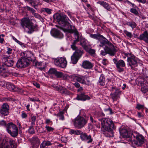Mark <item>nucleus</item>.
I'll return each mask as SVG.
<instances>
[{"mask_svg":"<svg viewBox=\"0 0 148 148\" xmlns=\"http://www.w3.org/2000/svg\"><path fill=\"white\" fill-rule=\"evenodd\" d=\"M56 16V18L59 23H61L65 26H69L68 28L66 29V32L71 34L74 33L75 35L77 36V39L74 41L72 44L71 45V46H75L76 43L79 41V34L77 29L74 26H73V25H71L70 23L71 21L66 15L58 14Z\"/></svg>","mask_w":148,"mask_h":148,"instance_id":"f257e3e1","label":"nucleus"},{"mask_svg":"<svg viewBox=\"0 0 148 148\" xmlns=\"http://www.w3.org/2000/svg\"><path fill=\"white\" fill-rule=\"evenodd\" d=\"M21 24L22 27L28 34H31L34 31V29L37 27L36 25H34L28 18H24L21 20Z\"/></svg>","mask_w":148,"mask_h":148,"instance_id":"f03ea898","label":"nucleus"},{"mask_svg":"<svg viewBox=\"0 0 148 148\" xmlns=\"http://www.w3.org/2000/svg\"><path fill=\"white\" fill-rule=\"evenodd\" d=\"M101 130L103 131H107L112 132L116 129L113 121L109 119H103L101 121Z\"/></svg>","mask_w":148,"mask_h":148,"instance_id":"7ed1b4c3","label":"nucleus"},{"mask_svg":"<svg viewBox=\"0 0 148 148\" xmlns=\"http://www.w3.org/2000/svg\"><path fill=\"white\" fill-rule=\"evenodd\" d=\"M124 54L127 58V65L130 66L132 69L136 70L135 68L138 66L137 59L136 57L130 53H124Z\"/></svg>","mask_w":148,"mask_h":148,"instance_id":"20e7f679","label":"nucleus"},{"mask_svg":"<svg viewBox=\"0 0 148 148\" xmlns=\"http://www.w3.org/2000/svg\"><path fill=\"white\" fill-rule=\"evenodd\" d=\"M87 122V120L84 117L78 116L74 120L73 124L75 127L81 129L86 124Z\"/></svg>","mask_w":148,"mask_h":148,"instance_id":"39448f33","label":"nucleus"},{"mask_svg":"<svg viewBox=\"0 0 148 148\" xmlns=\"http://www.w3.org/2000/svg\"><path fill=\"white\" fill-rule=\"evenodd\" d=\"M137 81L139 86H141V90L144 93H146L148 90V86L147 80L141 78H138Z\"/></svg>","mask_w":148,"mask_h":148,"instance_id":"423d86ee","label":"nucleus"},{"mask_svg":"<svg viewBox=\"0 0 148 148\" xmlns=\"http://www.w3.org/2000/svg\"><path fill=\"white\" fill-rule=\"evenodd\" d=\"M55 64L58 67L64 68L66 67L67 62L65 58H58L54 60Z\"/></svg>","mask_w":148,"mask_h":148,"instance_id":"0eeeda50","label":"nucleus"},{"mask_svg":"<svg viewBox=\"0 0 148 148\" xmlns=\"http://www.w3.org/2000/svg\"><path fill=\"white\" fill-rule=\"evenodd\" d=\"M29 64V60L24 57H21L19 59L16 64L18 68L25 67Z\"/></svg>","mask_w":148,"mask_h":148,"instance_id":"6e6552de","label":"nucleus"},{"mask_svg":"<svg viewBox=\"0 0 148 148\" xmlns=\"http://www.w3.org/2000/svg\"><path fill=\"white\" fill-rule=\"evenodd\" d=\"M133 137L135 138V144L138 146H141L143 144L144 140L145 137L142 135L138 134L136 136L133 135Z\"/></svg>","mask_w":148,"mask_h":148,"instance_id":"1a4fd4ad","label":"nucleus"},{"mask_svg":"<svg viewBox=\"0 0 148 148\" xmlns=\"http://www.w3.org/2000/svg\"><path fill=\"white\" fill-rule=\"evenodd\" d=\"M9 106L6 103H3L0 109V113L4 116H7L9 114Z\"/></svg>","mask_w":148,"mask_h":148,"instance_id":"9d476101","label":"nucleus"},{"mask_svg":"<svg viewBox=\"0 0 148 148\" xmlns=\"http://www.w3.org/2000/svg\"><path fill=\"white\" fill-rule=\"evenodd\" d=\"M81 140L86 142L87 143H92L93 141V138L90 135H88L86 133H82L80 136Z\"/></svg>","mask_w":148,"mask_h":148,"instance_id":"9b49d317","label":"nucleus"},{"mask_svg":"<svg viewBox=\"0 0 148 148\" xmlns=\"http://www.w3.org/2000/svg\"><path fill=\"white\" fill-rule=\"evenodd\" d=\"M9 142L11 146V148H16V143L14 140L11 138H9ZM6 143L5 141H3L2 142L1 144L2 148H10L8 146L5 144Z\"/></svg>","mask_w":148,"mask_h":148,"instance_id":"f8f14e48","label":"nucleus"},{"mask_svg":"<svg viewBox=\"0 0 148 148\" xmlns=\"http://www.w3.org/2000/svg\"><path fill=\"white\" fill-rule=\"evenodd\" d=\"M10 74L9 72L7 67L4 66L3 64L0 66V76L4 77H7Z\"/></svg>","mask_w":148,"mask_h":148,"instance_id":"ddd939ff","label":"nucleus"},{"mask_svg":"<svg viewBox=\"0 0 148 148\" xmlns=\"http://www.w3.org/2000/svg\"><path fill=\"white\" fill-rule=\"evenodd\" d=\"M104 50L107 54L111 56H114L116 52L117 49L116 47H105Z\"/></svg>","mask_w":148,"mask_h":148,"instance_id":"4468645a","label":"nucleus"},{"mask_svg":"<svg viewBox=\"0 0 148 148\" xmlns=\"http://www.w3.org/2000/svg\"><path fill=\"white\" fill-rule=\"evenodd\" d=\"M51 35L54 37L62 38L63 37V35L59 30L56 29H53L50 32Z\"/></svg>","mask_w":148,"mask_h":148,"instance_id":"2eb2a0df","label":"nucleus"},{"mask_svg":"<svg viewBox=\"0 0 148 148\" xmlns=\"http://www.w3.org/2000/svg\"><path fill=\"white\" fill-rule=\"evenodd\" d=\"M125 64L124 61L121 60H119L118 61L116 64V67L117 71L119 72H121L124 71V69L122 67H125Z\"/></svg>","mask_w":148,"mask_h":148,"instance_id":"dca6fc26","label":"nucleus"},{"mask_svg":"<svg viewBox=\"0 0 148 148\" xmlns=\"http://www.w3.org/2000/svg\"><path fill=\"white\" fill-rule=\"evenodd\" d=\"M119 132L121 136L124 138H130L131 134L128 133L127 130L124 127H122L119 129Z\"/></svg>","mask_w":148,"mask_h":148,"instance_id":"f3484780","label":"nucleus"},{"mask_svg":"<svg viewBox=\"0 0 148 148\" xmlns=\"http://www.w3.org/2000/svg\"><path fill=\"white\" fill-rule=\"evenodd\" d=\"M24 58L28 60L30 63V61H34L35 59L34 55L30 51H28L25 53H23Z\"/></svg>","mask_w":148,"mask_h":148,"instance_id":"a211bd4d","label":"nucleus"},{"mask_svg":"<svg viewBox=\"0 0 148 148\" xmlns=\"http://www.w3.org/2000/svg\"><path fill=\"white\" fill-rule=\"evenodd\" d=\"M90 98L88 95H85L84 93H81L79 95H77L75 99L78 100L85 101L90 99Z\"/></svg>","mask_w":148,"mask_h":148,"instance_id":"6ab92c4d","label":"nucleus"},{"mask_svg":"<svg viewBox=\"0 0 148 148\" xmlns=\"http://www.w3.org/2000/svg\"><path fill=\"white\" fill-rule=\"evenodd\" d=\"M101 44V46H112V45L106 38L104 37L103 36V37H101L99 40Z\"/></svg>","mask_w":148,"mask_h":148,"instance_id":"aec40b11","label":"nucleus"},{"mask_svg":"<svg viewBox=\"0 0 148 148\" xmlns=\"http://www.w3.org/2000/svg\"><path fill=\"white\" fill-rule=\"evenodd\" d=\"M71 48L73 50H75V51L73 53L74 55L79 57V58L82 56L83 52L81 48L79 47H71Z\"/></svg>","mask_w":148,"mask_h":148,"instance_id":"412c9836","label":"nucleus"},{"mask_svg":"<svg viewBox=\"0 0 148 148\" xmlns=\"http://www.w3.org/2000/svg\"><path fill=\"white\" fill-rule=\"evenodd\" d=\"M79 82L82 84L87 85L90 84V80L87 79L86 76H82L79 75Z\"/></svg>","mask_w":148,"mask_h":148,"instance_id":"4be33fe9","label":"nucleus"},{"mask_svg":"<svg viewBox=\"0 0 148 148\" xmlns=\"http://www.w3.org/2000/svg\"><path fill=\"white\" fill-rule=\"evenodd\" d=\"M100 5H102L105 9L108 11H111L112 8L107 3L103 1H99L97 3Z\"/></svg>","mask_w":148,"mask_h":148,"instance_id":"5701e85b","label":"nucleus"},{"mask_svg":"<svg viewBox=\"0 0 148 148\" xmlns=\"http://www.w3.org/2000/svg\"><path fill=\"white\" fill-rule=\"evenodd\" d=\"M121 91L118 89H116V90L113 93L111 94L112 98L113 101L116 100L117 98L119 97V96L121 94Z\"/></svg>","mask_w":148,"mask_h":148,"instance_id":"b1692460","label":"nucleus"},{"mask_svg":"<svg viewBox=\"0 0 148 148\" xmlns=\"http://www.w3.org/2000/svg\"><path fill=\"white\" fill-rule=\"evenodd\" d=\"M139 38L140 40H143L148 43V33L147 31H145L143 34L140 36Z\"/></svg>","mask_w":148,"mask_h":148,"instance_id":"393cba45","label":"nucleus"},{"mask_svg":"<svg viewBox=\"0 0 148 148\" xmlns=\"http://www.w3.org/2000/svg\"><path fill=\"white\" fill-rule=\"evenodd\" d=\"M82 67L85 69H90L93 67L92 64L87 60H85L82 63Z\"/></svg>","mask_w":148,"mask_h":148,"instance_id":"a878e982","label":"nucleus"},{"mask_svg":"<svg viewBox=\"0 0 148 148\" xmlns=\"http://www.w3.org/2000/svg\"><path fill=\"white\" fill-rule=\"evenodd\" d=\"M9 134L12 137H16L18 134V130L17 127L16 126L14 128L10 130L9 132Z\"/></svg>","mask_w":148,"mask_h":148,"instance_id":"bb28decb","label":"nucleus"},{"mask_svg":"<svg viewBox=\"0 0 148 148\" xmlns=\"http://www.w3.org/2000/svg\"><path fill=\"white\" fill-rule=\"evenodd\" d=\"M32 144L33 146H38L40 143V140L37 136L34 137L31 139Z\"/></svg>","mask_w":148,"mask_h":148,"instance_id":"cd10ccee","label":"nucleus"},{"mask_svg":"<svg viewBox=\"0 0 148 148\" xmlns=\"http://www.w3.org/2000/svg\"><path fill=\"white\" fill-rule=\"evenodd\" d=\"M7 86L9 88L8 89L11 90H14L15 91H16L18 92H22V90L20 88L18 87H15L14 85L11 84H6Z\"/></svg>","mask_w":148,"mask_h":148,"instance_id":"c85d7f7f","label":"nucleus"},{"mask_svg":"<svg viewBox=\"0 0 148 148\" xmlns=\"http://www.w3.org/2000/svg\"><path fill=\"white\" fill-rule=\"evenodd\" d=\"M14 64V62L13 60H10V59L5 61V62L3 63L2 64H3L4 66L8 67H11L13 66Z\"/></svg>","mask_w":148,"mask_h":148,"instance_id":"c756f323","label":"nucleus"},{"mask_svg":"<svg viewBox=\"0 0 148 148\" xmlns=\"http://www.w3.org/2000/svg\"><path fill=\"white\" fill-rule=\"evenodd\" d=\"M52 144L51 142L49 141H43L40 145V148H45L47 146H49Z\"/></svg>","mask_w":148,"mask_h":148,"instance_id":"7c9ffc66","label":"nucleus"},{"mask_svg":"<svg viewBox=\"0 0 148 148\" xmlns=\"http://www.w3.org/2000/svg\"><path fill=\"white\" fill-rule=\"evenodd\" d=\"M16 126L12 123H8L6 126V130L8 132H9L10 130L14 128Z\"/></svg>","mask_w":148,"mask_h":148,"instance_id":"2f4dec72","label":"nucleus"},{"mask_svg":"<svg viewBox=\"0 0 148 148\" xmlns=\"http://www.w3.org/2000/svg\"><path fill=\"white\" fill-rule=\"evenodd\" d=\"M84 49L85 51L91 55H93L95 52V50L92 49L90 47H84Z\"/></svg>","mask_w":148,"mask_h":148,"instance_id":"473e14b6","label":"nucleus"},{"mask_svg":"<svg viewBox=\"0 0 148 148\" xmlns=\"http://www.w3.org/2000/svg\"><path fill=\"white\" fill-rule=\"evenodd\" d=\"M105 78L103 74H101L100 77L98 82V84L103 86L105 84Z\"/></svg>","mask_w":148,"mask_h":148,"instance_id":"72a5a7b5","label":"nucleus"},{"mask_svg":"<svg viewBox=\"0 0 148 148\" xmlns=\"http://www.w3.org/2000/svg\"><path fill=\"white\" fill-rule=\"evenodd\" d=\"M79 58V57L73 54L71 57V62L72 63L74 64H76L77 63Z\"/></svg>","mask_w":148,"mask_h":148,"instance_id":"f704fd0d","label":"nucleus"},{"mask_svg":"<svg viewBox=\"0 0 148 148\" xmlns=\"http://www.w3.org/2000/svg\"><path fill=\"white\" fill-rule=\"evenodd\" d=\"M59 91L62 94L65 95H69L70 94V92L65 88H64L62 86L60 87L59 89Z\"/></svg>","mask_w":148,"mask_h":148,"instance_id":"c9c22d12","label":"nucleus"},{"mask_svg":"<svg viewBox=\"0 0 148 148\" xmlns=\"http://www.w3.org/2000/svg\"><path fill=\"white\" fill-rule=\"evenodd\" d=\"M82 132L80 130H75L73 129H71L70 130L69 133L71 134H75L78 135L82 133Z\"/></svg>","mask_w":148,"mask_h":148,"instance_id":"e433bc0d","label":"nucleus"},{"mask_svg":"<svg viewBox=\"0 0 148 148\" xmlns=\"http://www.w3.org/2000/svg\"><path fill=\"white\" fill-rule=\"evenodd\" d=\"M90 37L91 38L98 40H99L100 39V38L103 37V36L100 34H91L90 35Z\"/></svg>","mask_w":148,"mask_h":148,"instance_id":"4c0bfd02","label":"nucleus"},{"mask_svg":"<svg viewBox=\"0 0 148 148\" xmlns=\"http://www.w3.org/2000/svg\"><path fill=\"white\" fill-rule=\"evenodd\" d=\"M126 24L130 27L132 29L136 28L137 26L136 24L134 21H130L127 22Z\"/></svg>","mask_w":148,"mask_h":148,"instance_id":"58836bf2","label":"nucleus"},{"mask_svg":"<svg viewBox=\"0 0 148 148\" xmlns=\"http://www.w3.org/2000/svg\"><path fill=\"white\" fill-rule=\"evenodd\" d=\"M79 75H71V79L74 82H78L79 81Z\"/></svg>","mask_w":148,"mask_h":148,"instance_id":"ea45409f","label":"nucleus"},{"mask_svg":"<svg viewBox=\"0 0 148 148\" xmlns=\"http://www.w3.org/2000/svg\"><path fill=\"white\" fill-rule=\"evenodd\" d=\"M123 32L125 36H127L128 38H131L132 37L133 35L131 32H128L126 30H124L123 31Z\"/></svg>","mask_w":148,"mask_h":148,"instance_id":"a19ab883","label":"nucleus"},{"mask_svg":"<svg viewBox=\"0 0 148 148\" xmlns=\"http://www.w3.org/2000/svg\"><path fill=\"white\" fill-rule=\"evenodd\" d=\"M52 10L48 8H43L42 9V11L43 12H45L49 14L51 13Z\"/></svg>","mask_w":148,"mask_h":148,"instance_id":"79ce46f5","label":"nucleus"},{"mask_svg":"<svg viewBox=\"0 0 148 148\" xmlns=\"http://www.w3.org/2000/svg\"><path fill=\"white\" fill-rule=\"evenodd\" d=\"M64 112L63 111H60L57 115V116H59L60 118L59 119L62 120L64 119V117L63 116Z\"/></svg>","mask_w":148,"mask_h":148,"instance_id":"37998d69","label":"nucleus"},{"mask_svg":"<svg viewBox=\"0 0 148 148\" xmlns=\"http://www.w3.org/2000/svg\"><path fill=\"white\" fill-rule=\"evenodd\" d=\"M63 74V73L61 72L57 71L55 75L57 78L62 79Z\"/></svg>","mask_w":148,"mask_h":148,"instance_id":"c03bdc74","label":"nucleus"},{"mask_svg":"<svg viewBox=\"0 0 148 148\" xmlns=\"http://www.w3.org/2000/svg\"><path fill=\"white\" fill-rule=\"evenodd\" d=\"M10 56H7L5 55H2V60L4 62H5V61L9 59V58L10 57Z\"/></svg>","mask_w":148,"mask_h":148,"instance_id":"a18cd8bd","label":"nucleus"},{"mask_svg":"<svg viewBox=\"0 0 148 148\" xmlns=\"http://www.w3.org/2000/svg\"><path fill=\"white\" fill-rule=\"evenodd\" d=\"M70 78H71V76L64 73L62 78V79L64 80H69Z\"/></svg>","mask_w":148,"mask_h":148,"instance_id":"49530a36","label":"nucleus"},{"mask_svg":"<svg viewBox=\"0 0 148 148\" xmlns=\"http://www.w3.org/2000/svg\"><path fill=\"white\" fill-rule=\"evenodd\" d=\"M36 120V117L35 116H33L31 118V125L33 126L35 124V121Z\"/></svg>","mask_w":148,"mask_h":148,"instance_id":"de8ad7c7","label":"nucleus"},{"mask_svg":"<svg viewBox=\"0 0 148 148\" xmlns=\"http://www.w3.org/2000/svg\"><path fill=\"white\" fill-rule=\"evenodd\" d=\"M57 71L55 68H51L50 69L49 71V73L51 74H55Z\"/></svg>","mask_w":148,"mask_h":148,"instance_id":"09e8293b","label":"nucleus"},{"mask_svg":"<svg viewBox=\"0 0 148 148\" xmlns=\"http://www.w3.org/2000/svg\"><path fill=\"white\" fill-rule=\"evenodd\" d=\"M33 126H32L30 127L28 130L29 133L30 134H33L34 133V128Z\"/></svg>","mask_w":148,"mask_h":148,"instance_id":"8fccbe9b","label":"nucleus"},{"mask_svg":"<svg viewBox=\"0 0 148 148\" xmlns=\"http://www.w3.org/2000/svg\"><path fill=\"white\" fill-rule=\"evenodd\" d=\"M45 128L48 132H50L51 131H53L54 130V128H53L47 125L45 126Z\"/></svg>","mask_w":148,"mask_h":148,"instance_id":"3c124183","label":"nucleus"},{"mask_svg":"<svg viewBox=\"0 0 148 148\" xmlns=\"http://www.w3.org/2000/svg\"><path fill=\"white\" fill-rule=\"evenodd\" d=\"M21 116L22 119H26L27 117V115L24 111H23L21 113Z\"/></svg>","mask_w":148,"mask_h":148,"instance_id":"603ef678","label":"nucleus"},{"mask_svg":"<svg viewBox=\"0 0 148 148\" xmlns=\"http://www.w3.org/2000/svg\"><path fill=\"white\" fill-rule=\"evenodd\" d=\"M29 101H39V99L34 97L32 98L29 97Z\"/></svg>","mask_w":148,"mask_h":148,"instance_id":"864d4df0","label":"nucleus"},{"mask_svg":"<svg viewBox=\"0 0 148 148\" xmlns=\"http://www.w3.org/2000/svg\"><path fill=\"white\" fill-rule=\"evenodd\" d=\"M26 8L28 10L30 11L32 13V14H33L36 12V11L34 9L29 7L27 6L26 7Z\"/></svg>","mask_w":148,"mask_h":148,"instance_id":"5fc2aeb1","label":"nucleus"},{"mask_svg":"<svg viewBox=\"0 0 148 148\" xmlns=\"http://www.w3.org/2000/svg\"><path fill=\"white\" fill-rule=\"evenodd\" d=\"M144 105H141L140 104H138L136 106V108L138 110H140L142 109H143L144 108Z\"/></svg>","mask_w":148,"mask_h":148,"instance_id":"6e6d98bb","label":"nucleus"},{"mask_svg":"<svg viewBox=\"0 0 148 148\" xmlns=\"http://www.w3.org/2000/svg\"><path fill=\"white\" fill-rule=\"evenodd\" d=\"M130 12L135 15H137L138 14V12L137 11L136 9L134 8L131 9Z\"/></svg>","mask_w":148,"mask_h":148,"instance_id":"4d7b16f0","label":"nucleus"},{"mask_svg":"<svg viewBox=\"0 0 148 148\" xmlns=\"http://www.w3.org/2000/svg\"><path fill=\"white\" fill-rule=\"evenodd\" d=\"M102 63L104 65L106 66L108 64V61L106 59H103L102 61Z\"/></svg>","mask_w":148,"mask_h":148,"instance_id":"13d9d810","label":"nucleus"},{"mask_svg":"<svg viewBox=\"0 0 148 148\" xmlns=\"http://www.w3.org/2000/svg\"><path fill=\"white\" fill-rule=\"evenodd\" d=\"M142 78L143 79H144V80H147V79L148 78V76L146 73H143L142 77H138V78Z\"/></svg>","mask_w":148,"mask_h":148,"instance_id":"bf43d9fd","label":"nucleus"},{"mask_svg":"<svg viewBox=\"0 0 148 148\" xmlns=\"http://www.w3.org/2000/svg\"><path fill=\"white\" fill-rule=\"evenodd\" d=\"M45 123H46L47 124H49L50 123H51L50 125H51L53 124L51 120L49 119H47L45 120Z\"/></svg>","mask_w":148,"mask_h":148,"instance_id":"052dcab7","label":"nucleus"},{"mask_svg":"<svg viewBox=\"0 0 148 148\" xmlns=\"http://www.w3.org/2000/svg\"><path fill=\"white\" fill-rule=\"evenodd\" d=\"M52 86L53 88H55L58 91L59 90L60 88V87H61V86H59L55 84L52 85Z\"/></svg>","mask_w":148,"mask_h":148,"instance_id":"680f3d73","label":"nucleus"},{"mask_svg":"<svg viewBox=\"0 0 148 148\" xmlns=\"http://www.w3.org/2000/svg\"><path fill=\"white\" fill-rule=\"evenodd\" d=\"M34 16L37 18L40 19L41 18L40 16L37 13H35V12L33 14Z\"/></svg>","mask_w":148,"mask_h":148,"instance_id":"e2e57ef3","label":"nucleus"},{"mask_svg":"<svg viewBox=\"0 0 148 148\" xmlns=\"http://www.w3.org/2000/svg\"><path fill=\"white\" fill-rule=\"evenodd\" d=\"M6 123L5 121L4 120H2L0 121V126L5 125Z\"/></svg>","mask_w":148,"mask_h":148,"instance_id":"0e129e2a","label":"nucleus"},{"mask_svg":"<svg viewBox=\"0 0 148 148\" xmlns=\"http://www.w3.org/2000/svg\"><path fill=\"white\" fill-rule=\"evenodd\" d=\"M12 49L11 48H8L7 53L9 55L10 54L12 53Z\"/></svg>","mask_w":148,"mask_h":148,"instance_id":"69168bd1","label":"nucleus"},{"mask_svg":"<svg viewBox=\"0 0 148 148\" xmlns=\"http://www.w3.org/2000/svg\"><path fill=\"white\" fill-rule=\"evenodd\" d=\"M136 1L139 3H140L143 4H145L146 3V0H136Z\"/></svg>","mask_w":148,"mask_h":148,"instance_id":"338daca9","label":"nucleus"},{"mask_svg":"<svg viewBox=\"0 0 148 148\" xmlns=\"http://www.w3.org/2000/svg\"><path fill=\"white\" fill-rule=\"evenodd\" d=\"M17 125L18 127V128H19V130H21V129L22 128V127L21 126V123H19L18 121H17Z\"/></svg>","mask_w":148,"mask_h":148,"instance_id":"774afa93","label":"nucleus"}]
</instances>
